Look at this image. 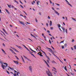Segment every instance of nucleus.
Instances as JSON below:
<instances>
[{"instance_id":"nucleus-18","label":"nucleus","mask_w":76,"mask_h":76,"mask_svg":"<svg viewBox=\"0 0 76 76\" xmlns=\"http://www.w3.org/2000/svg\"><path fill=\"white\" fill-rule=\"evenodd\" d=\"M49 25L50 26H51V25H52V21H50Z\"/></svg>"},{"instance_id":"nucleus-2","label":"nucleus","mask_w":76,"mask_h":76,"mask_svg":"<svg viewBox=\"0 0 76 76\" xmlns=\"http://www.w3.org/2000/svg\"><path fill=\"white\" fill-rule=\"evenodd\" d=\"M23 46V47H25V48H26V49H27V50L28 51H29V52H30V53H29V54H31V55H32V56H33V57H35V56H34V54H33L32 53H33V52H31V51H30L29 50V49L28 48H27L24 45H22Z\"/></svg>"},{"instance_id":"nucleus-64","label":"nucleus","mask_w":76,"mask_h":76,"mask_svg":"<svg viewBox=\"0 0 76 76\" xmlns=\"http://www.w3.org/2000/svg\"><path fill=\"white\" fill-rule=\"evenodd\" d=\"M48 19H50V16H48Z\"/></svg>"},{"instance_id":"nucleus-59","label":"nucleus","mask_w":76,"mask_h":76,"mask_svg":"<svg viewBox=\"0 0 76 76\" xmlns=\"http://www.w3.org/2000/svg\"><path fill=\"white\" fill-rule=\"evenodd\" d=\"M44 29H45V31H47V30H46V29H45V28H44Z\"/></svg>"},{"instance_id":"nucleus-39","label":"nucleus","mask_w":76,"mask_h":76,"mask_svg":"<svg viewBox=\"0 0 76 76\" xmlns=\"http://www.w3.org/2000/svg\"><path fill=\"white\" fill-rule=\"evenodd\" d=\"M56 5H57V6H60V4H58L57 3H56Z\"/></svg>"},{"instance_id":"nucleus-27","label":"nucleus","mask_w":76,"mask_h":76,"mask_svg":"<svg viewBox=\"0 0 76 76\" xmlns=\"http://www.w3.org/2000/svg\"><path fill=\"white\" fill-rule=\"evenodd\" d=\"M39 56H40L41 57H43V55H42V54H39Z\"/></svg>"},{"instance_id":"nucleus-52","label":"nucleus","mask_w":76,"mask_h":76,"mask_svg":"<svg viewBox=\"0 0 76 76\" xmlns=\"http://www.w3.org/2000/svg\"><path fill=\"white\" fill-rule=\"evenodd\" d=\"M23 12H24V13H25V14L26 15H27V14L26 13L25 11H23Z\"/></svg>"},{"instance_id":"nucleus-51","label":"nucleus","mask_w":76,"mask_h":76,"mask_svg":"<svg viewBox=\"0 0 76 76\" xmlns=\"http://www.w3.org/2000/svg\"><path fill=\"white\" fill-rule=\"evenodd\" d=\"M64 41H62L60 43H63V42H64Z\"/></svg>"},{"instance_id":"nucleus-43","label":"nucleus","mask_w":76,"mask_h":76,"mask_svg":"<svg viewBox=\"0 0 76 76\" xmlns=\"http://www.w3.org/2000/svg\"><path fill=\"white\" fill-rule=\"evenodd\" d=\"M47 32H48V33H50V31L49 30H48Z\"/></svg>"},{"instance_id":"nucleus-40","label":"nucleus","mask_w":76,"mask_h":76,"mask_svg":"<svg viewBox=\"0 0 76 76\" xmlns=\"http://www.w3.org/2000/svg\"><path fill=\"white\" fill-rule=\"evenodd\" d=\"M53 69H55V70H57V69H56V68H54V67H53Z\"/></svg>"},{"instance_id":"nucleus-26","label":"nucleus","mask_w":76,"mask_h":76,"mask_svg":"<svg viewBox=\"0 0 76 76\" xmlns=\"http://www.w3.org/2000/svg\"><path fill=\"white\" fill-rule=\"evenodd\" d=\"M74 48L75 50H76V45H75L74 46Z\"/></svg>"},{"instance_id":"nucleus-7","label":"nucleus","mask_w":76,"mask_h":76,"mask_svg":"<svg viewBox=\"0 0 76 76\" xmlns=\"http://www.w3.org/2000/svg\"><path fill=\"white\" fill-rule=\"evenodd\" d=\"M9 50H10V51H11V52L12 53H13L14 54H15V55H16V54H17L16 53H15V52H14V51H13V50H12L10 49Z\"/></svg>"},{"instance_id":"nucleus-23","label":"nucleus","mask_w":76,"mask_h":76,"mask_svg":"<svg viewBox=\"0 0 76 76\" xmlns=\"http://www.w3.org/2000/svg\"><path fill=\"white\" fill-rule=\"evenodd\" d=\"M48 49L50 50L51 52L53 51V50H52V49H51L50 48H48Z\"/></svg>"},{"instance_id":"nucleus-58","label":"nucleus","mask_w":76,"mask_h":76,"mask_svg":"<svg viewBox=\"0 0 76 76\" xmlns=\"http://www.w3.org/2000/svg\"><path fill=\"white\" fill-rule=\"evenodd\" d=\"M4 32L6 34H7V35H8V34L7 32H6V31H5V32Z\"/></svg>"},{"instance_id":"nucleus-62","label":"nucleus","mask_w":76,"mask_h":76,"mask_svg":"<svg viewBox=\"0 0 76 76\" xmlns=\"http://www.w3.org/2000/svg\"><path fill=\"white\" fill-rule=\"evenodd\" d=\"M20 16H23V15H22V14H20Z\"/></svg>"},{"instance_id":"nucleus-17","label":"nucleus","mask_w":76,"mask_h":76,"mask_svg":"<svg viewBox=\"0 0 76 76\" xmlns=\"http://www.w3.org/2000/svg\"><path fill=\"white\" fill-rule=\"evenodd\" d=\"M52 63H55V64H57V63H56L53 60L51 61Z\"/></svg>"},{"instance_id":"nucleus-4","label":"nucleus","mask_w":76,"mask_h":76,"mask_svg":"<svg viewBox=\"0 0 76 76\" xmlns=\"http://www.w3.org/2000/svg\"><path fill=\"white\" fill-rule=\"evenodd\" d=\"M28 69L31 72V73H32V66H29L28 67Z\"/></svg>"},{"instance_id":"nucleus-36","label":"nucleus","mask_w":76,"mask_h":76,"mask_svg":"<svg viewBox=\"0 0 76 76\" xmlns=\"http://www.w3.org/2000/svg\"><path fill=\"white\" fill-rule=\"evenodd\" d=\"M71 74L72 75V76H73L74 75V73H72V72H71Z\"/></svg>"},{"instance_id":"nucleus-44","label":"nucleus","mask_w":76,"mask_h":76,"mask_svg":"<svg viewBox=\"0 0 76 76\" xmlns=\"http://www.w3.org/2000/svg\"><path fill=\"white\" fill-rule=\"evenodd\" d=\"M3 30L4 31V32H6V31H5V30L4 28H3Z\"/></svg>"},{"instance_id":"nucleus-3","label":"nucleus","mask_w":76,"mask_h":76,"mask_svg":"<svg viewBox=\"0 0 76 76\" xmlns=\"http://www.w3.org/2000/svg\"><path fill=\"white\" fill-rule=\"evenodd\" d=\"M4 64H5L6 65H4L3 64H2L1 65V67L2 68V69H4V68H6L7 67V66H8V64H7L6 63H4Z\"/></svg>"},{"instance_id":"nucleus-60","label":"nucleus","mask_w":76,"mask_h":76,"mask_svg":"<svg viewBox=\"0 0 76 76\" xmlns=\"http://www.w3.org/2000/svg\"><path fill=\"white\" fill-rule=\"evenodd\" d=\"M42 36H43V37H44V34H42Z\"/></svg>"},{"instance_id":"nucleus-48","label":"nucleus","mask_w":76,"mask_h":76,"mask_svg":"<svg viewBox=\"0 0 76 76\" xmlns=\"http://www.w3.org/2000/svg\"><path fill=\"white\" fill-rule=\"evenodd\" d=\"M16 46H17V47H18V48H19V46L16 45Z\"/></svg>"},{"instance_id":"nucleus-20","label":"nucleus","mask_w":76,"mask_h":76,"mask_svg":"<svg viewBox=\"0 0 76 76\" xmlns=\"http://www.w3.org/2000/svg\"><path fill=\"white\" fill-rule=\"evenodd\" d=\"M66 67H67L65 66L64 68L65 69V70H66V71H67V68H66Z\"/></svg>"},{"instance_id":"nucleus-12","label":"nucleus","mask_w":76,"mask_h":76,"mask_svg":"<svg viewBox=\"0 0 76 76\" xmlns=\"http://www.w3.org/2000/svg\"><path fill=\"white\" fill-rule=\"evenodd\" d=\"M39 3H40V1H39L38 0L37 1V5H39Z\"/></svg>"},{"instance_id":"nucleus-61","label":"nucleus","mask_w":76,"mask_h":76,"mask_svg":"<svg viewBox=\"0 0 76 76\" xmlns=\"http://www.w3.org/2000/svg\"><path fill=\"white\" fill-rule=\"evenodd\" d=\"M51 47H52V48L53 49V50H54V48L53 47V46H51Z\"/></svg>"},{"instance_id":"nucleus-49","label":"nucleus","mask_w":76,"mask_h":76,"mask_svg":"<svg viewBox=\"0 0 76 76\" xmlns=\"http://www.w3.org/2000/svg\"><path fill=\"white\" fill-rule=\"evenodd\" d=\"M3 46H4V47H5L6 46L5 45H4V43H3Z\"/></svg>"},{"instance_id":"nucleus-42","label":"nucleus","mask_w":76,"mask_h":76,"mask_svg":"<svg viewBox=\"0 0 76 76\" xmlns=\"http://www.w3.org/2000/svg\"><path fill=\"white\" fill-rule=\"evenodd\" d=\"M74 41H75V40H74V39H72V42H74Z\"/></svg>"},{"instance_id":"nucleus-47","label":"nucleus","mask_w":76,"mask_h":76,"mask_svg":"<svg viewBox=\"0 0 76 76\" xmlns=\"http://www.w3.org/2000/svg\"><path fill=\"white\" fill-rule=\"evenodd\" d=\"M0 39H1L2 40H3V41H5L4 39H2L1 38H0Z\"/></svg>"},{"instance_id":"nucleus-35","label":"nucleus","mask_w":76,"mask_h":76,"mask_svg":"<svg viewBox=\"0 0 76 76\" xmlns=\"http://www.w3.org/2000/svg\"><path fill=\"white\" fill-rule=\"evenodd\" d=\"M46 25L47 26V27L48 26V23H46Z\"/></svg>"},{"instance_id":"nucleus-29","label":"nucleus","mask_w":76,"mask_h":76,"mask_svg":"<svg viewBox=\"0 0 76 76\" xmlns=\"http://www.w3.org/2000/svg\"><path fill=\"white\" fill-rule=\"evenodd\" d=\"M72 19H73V20H74L76 22V20L75 18H72Z\"/></svg>"},{"instance_id":"nucleus-63","label":"nucleus","mask_w":76,"mask_h":76,"mask_svg":"<svg viewBox=\"0 0 76 76\" xmlns=\"http://www.w3.org/2000/svg\"><path fill=\"white\" fill-rule=\"evenodd\" d=\"M17 76H19V75H18V74H19V73L18 72H17Z\"/></svg>"},{"instance_id":"nucleus-30","label":"nucleus","mask_w":76,"mask_h":76,"mask_svg":"<svg viewBox=\"0 0 76 76\" xmlns=\"http://www.w3.org/2000/svg\"><path fill=\"white\" fill-rule=\"evenodd\" d=\"M51 52L53 54H54V52L53 51L52 52Z\"/></svg>"},{"instance_id":"nucleus-57","label":"nucleus","mask_w":76,"mask_h":76,"mask_svg":"<svg viewBox=\"0 0 76 76\" xmlns=\"http://www.w3.org/2000/svg\"><path fill=\"white\" fill-rule=\"evenodd\" d=\"M19 48L20 49H21V48H21V47L20 46H19Z\"/></svg>"},{"instance_id":"nucleus-21","label":"nucleus","mask_w":76,"mask_h":76,"mask_svg":"<svg viewBox=\"0 0 76 76\" xmlns=\"http://www.w3.org/2000/svg\"><path fill=\"white\" fill-rule=\"evenodd\" d=\"M8 7H9L10 8H11V7H11V5H9L8 4H7Z\"/></svg>"},{"instance_id":"nucleus-10","label":"nucleus","mask_w":76,"mask_h":76,"mask_svg":"<svg viewBox=\"0 0 76 76\" xmlns=\"http://www.w3.org/2000/svg\"><path fill=\"white\" fill-rule=\"evenodd\" d=\"M62 29L64 32H66V30L65 29V28H64L62 27Z\"/></svg>"},{"instance_id":"nucleus-6","label":"nucleus","mask_w":76,"mask_h":76,"mask_svg":"<svg viewBox=\"0 0 76 76\" xmlns=\"http://www.w3.org/2000/svg\"><path fill=\"white\" fill-rule=\"evenodd\" d=\"M19 22H20V24H22V25H23V26H25V23H24V22H23V21H19Z\"/></svg>"},{"instance_id":"nucleus-13","label":"nucleus","mask_w":76,"mask_h":76,"mask_svg":"<svg viewBox=\"0 0 76 76\" xmlns=\"http://www.w3.org/2000/svg\"><path fill=\"white\" fill-rule=\"evenodd\" d=\"M1 50L4 53V54H7L5 52V51H4V50L3 49H1Z\"/></svg>"},{"instance_id":"nucleus-19","label":"nucleus","mask_w":76,"mask_h":76,"mask_svg":"<svg viewBox=\"0 0 76 76\" xmlns=\"http://www.w3.org/2000/svg\"><path fill=\"white\" fill-rule=\"evenodd\" d=\"M15 56L17 60H19V58H18V56H17L15 55Z\"/></svg>"},{"instance_id":"nucleus-16","label":"nucleus","mask_w":76,"mask_h":76,"mask_svg":"<svg viewBox=\"0 0 76 76\" xmlns=\"http://www.w3.org/2000/svg\"><path fill=\"white\" fill-rule=\"evenodd\" d=\"M5 10L8 13V14H10V12H9V11H8V10L7 9H5Z\"/></svg>"},{"instance_id":"nucleus-22","label":"nucleus","mask_w":76,"mask_h":76,"mask_svg":"<svg viewBox=\"0 0 76 76\" xmlns=\"http://www.w3.org/2000/svg\"><path fill=\"white\" fill-rule=\"evenodd\" d=\"M58 26L59 28H60L61 27V25L60 24H58Z\"/></svg>"},{"instance_id":"nucleus-9","label":"nucleus","mask_w":76,"mask_h":76,"mask_svg":"<svg viewBox=\"0 0 76 76\" xmlns=\"http://www.w3.org/2000/svg\"><path fill=\"white\" fill-rule=\"evenodd\" d=\"M66 1L67 3H67V4H69V6H71V7H72V5H71V4H69V1H67V0H65Z\"/></svg>"},{"instance_id":"nucleus-31","label":"nucleus","mask_w":76,"mask_h":76,"mask_svg":"<svg viewBox=\"0 0 76 76\" xmlns=\"http://www.w3.org/2000/svg\"><path fill=\"white\" fill-rule=\"evenodd\" d=\"M49 43H50V44H51V41L50 40H49Z\"/></svg>"},{"instance_id":"nucleus-5","label":"nucleus","mask_w":76,"mask_h":76,"mask_svg":"<svg viewBox=\"0 0 76 76\" xmlns=\"http://www.w3.org/2000/svg\"><path fill=\"white\" fill-rule=\"evenodd\" d=\"M52 9H53V10L54 11L55 13H56V14H57L58 15V16H59L60 15V13H58V12L55 10H54V8H53V7H52Z\"/></svg>"},{"instance_id":"nucleus-11","label":"nucleus","mask_w":76,"mask_h":76,"mask_svg":"<svg viewBox=\"0 0 76 76\" xmlns=\"http://www.w3.org/2000/svg\"><path fill=\"white\" fill-rule=\"evenodd\" d=\"M8 67H9V69L11 70H14V68H11L9 66H8Z\"/></svg>"},{"instance_id":"nucleus-8","label":"nucleus","mask_w":76,"mask_h":76,"mask_svg":"<svg viewBox=\"0 0 76 76\" xmlns=\"http://www.w3.org/2000/svg\"><path fill=\"white\" fill-rule=\"evenodd\" d=\"M13 62L15 63L16 64H18L19 63H18V61H13Z\"/></svg>"},{"instance_id":"nucleus-46","label":"nucleus","mask_w":76,"mask_h":76,"mask_svg":"<svg viewBox=\"0 0 76 76\" xmlns=\"http://www.w3.org/2000/svg\"><path fill=\"white\" fill-rule=\"evenodd\" d=\"M66 46H67V44H64V47H66Z\"/></svg>"},{"instance_id":"nucleus-54","label":"nucleus","mask_w":76,"mask_h":76,"mask_svg":"<svg viewBox=\"0 0 76 76\" xmlns=\"http://www.w3.org/2000/svg\"><path fill=\"white\" fill-rule=\"evenodd\" d=\"M28 39H29V40H30V41H32H32H32V40L31 39H30L29 38H28Z\"/></svg>"},{"instance_id":"nucleus-24","label":"nucleus","mask_w":76,"mask_h":76,"mask_svg":"<svg viewBox=\"0 0 76 76\" xmlns=\"http://www.w3.org/2000/svg\"><path fill=\"white\" fill-rule=\"evenodd\" d=\"M46 57L50 60V58H49V57L48 56H46Z\"/></svg>"},{"instance_id":"nucleus-53","label":"nucleus","mask_w":76,"mask_h":76,"mask_svg":"<svg viewBox=\"0 0 76 76\" xmlns=\"http://www.w3.org/2000/svg\"><path fill=\"white\" fill-rule=\"evenodd\" d=\"M33 37H34V38L37 39V38H36V37H35V36H33Z\"/></svg>"},{"instance_id":"nucleus-15","label":"nucleus","mask_w":76,"mask_h":76,"mask_svg":"<svg viewBox=\"0 0 76 76\" xmlns=\"http://www.w3.org/2000/svg\"><path fill=\"white\" fill-rule=\"evenodd\" d=\"M41 51H42V53H44V54H45V56H47V54H46V53H45V52L43 51H42V50H41Z\"/></svg>"},{"instance_id":"nucleus-32","label":"nucleus","mask_w":76,"mask_h":76,"mask_svg":"<svg viewBox=\"0 0 76 76\" xmlns=\"http://www.w3.org/2000/svg\"><path fill=\"white\" fill-rule=\"evenodd\" d=\"M6 72H7V73L9 75H10V74L9 73V72H8L6 70Z\"/></svg>"},{"instance_id":"nucleus-41","label":"nucleus","mask_w":76,"mask_h":76,"mask_svg":"<svg viewBox=\"0 0 76 76\" xmlns=\"http://www.w3.org/2000/svg\"><path fill=\"white\" fill-rule=\"evenodd\" d=\"M53 27H50V29L51 30H53Z\"/></svg>"},{"instance_id":"nucleus-56","label":"nucleus","mask_w":76,"mask_h":76,"mask_svg":"<svg viewBox=\"0 0 76 76\" xmlns=\"http://www.w3.org/2000/svg\"><path fill=\"white\" fill-rule=\"evenodd\" d=\"M33 51V52H34V53H37V52H36L34 50H33V51Z\"/></svg>"},{"instance_id":"nucleus-38","label":"nucleus","mask_w":76,"mask_h":76,"mask_svg":"<svg viewBox=\"0 0 76 76\" xmlns=\"http://www.w3.org/2000/svg\"><path fill=\"white\" fill-rule=\"evenodd\" d=\"M15 51H16V52H19V51H18L16 49L15 50Z\"/></svg>"},{"instance_id":"nucleus-14","label":"nucleus","mask_w":76,"mask_h":76,"mask_svg":"<svg viewBox=\"0 0 76 76\" xmlns=\"http://www.w3.org/2000/svg\"><path fill=\"white\" fill-rule=\"evenodd\" d=\"M41 51H42V53H44V54H45V56H47V54H46V53H45V52L43 51H42V50H41Z\"/></svg>"},{"instance_id":"nucleus-34","label":"nucleus","mask_w":76,"mask_h":76,"mask_svg":"<svg viewBox=\"0 0 76 76\" xmlns=\"http://www.w3.org/2000/svg\"><path fill=\"white\" fill-rule=\"evenodd\" d=\"M13 75L14 76H16V73H15V72L14 73V74H13Z\"/></svg>"},{"instance_id":"nucleus-45","label":"nucleus","mask_w":76,"mask_h":76,"mask_svg":"<svg viewBox=\"0 0 76 76\" xmlns=\"http://www.w3.org/2000/svg\"><path fill=\"white\" fill-rule=\"evenodd\" d=\"M23 56L25 58H26V59H27V58H26V56Z\"/></svg>"},{"instance_id":"nucleus-25","label":"nucleus","mask_w":76,"mask_h":76,"mask_svg":"<svg viewBox=\"0 0 76 76\" xmlns=\"http://www.w3.org/2000/svg\"><path fill=\"white\" fill-rule=\"evenodd\" d=\"M58 58V60H59V61H61V63H62L63 64V62H62V61H61V60H60V59H59V58Z\"/></svg>"},{"instance_id":"nucleus-50","label":"nucleus","mask_w":76,"mask_h":76,"mask_svg":"<svg viewBox=\"0 0 76 76\" xmlns=\"http://www.w3.org/2000/svg\"><path fill=\"white\" fill-rule=\"evenodd\" d=\"M50 0V4H52V2L50 0Z\"/></svg>"},{"instance_id":"nucleus-33","label":"nucleus","mask_w":76,"mask_h":76,"mask_svg":"<svg viewBox=\"0 0 76 76\" xmlns=\"http://www.w3.org/2000/svg\"><path fill=\"white\" fill-rule=\"evenodd\" d=\"M20 7H22V8H23V6H22V5H20Z\"/></svg>"},{"instance_id":"nucleus-1","label":"nucleus","mask_w":76,"mask_h":76,"mask_svg":"<svg viewBox=\"0 0 76 76\" xmlns=\"http://www.w3.org/2000/svg\"><path fill=\"white\" fill-rule=\"evenodd\" d=\"M48 69V71H46V73L48 75V76H53V74H52V73L50 72V70H49V69Z\"/></svg>"},{"instance_id":"nucleus-28","label":"nucleus","mask_w":76,"mask_h":76,"mask_svg":"<svg viewBox=\"0 0 76 76\" xmlns=\"http://www.w3.org/2000/svg\"><path fill=\"white\" fill-rule=\"evenodd\" d=\"M47 65V66H48V67H50V66L49 65H48V63H46Z\"/></svg>"},{"instance_id":"nucleus-37","label":"nucleus","mask_w":76,"mask_h":76,"mask_svg":"<svg viewBox=\"0 0 76 76\" xmlns=\"http://www.w3.org/2000/svg\"><path fill=\"white\" fill-rule=\"evenodd\" d=\"M64 46H62V49H64Z\"/></svg>"},{"instance_id":"nucleus-55","label":"nucleus","mask_w":76,"mask_h":76,"mask_svg":"<svg viewBox=\"0 0 76 76\" xmlns=\"http://www.w3.org/2000/svg\"><path fill=\"white\" fill-rule=\"evenodd\" d=\"M49 35H50L51 37H52V35H51V34H49Z\"/></svg>"}]
</instances>
